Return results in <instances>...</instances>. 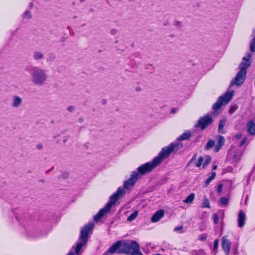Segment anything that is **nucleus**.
<instances>
[{"label":"nucleus","mask_w":255,"mask_h":255,"mask_svg":"<svg viewBox=\"0 0 255 255\" xmlns=\"http://www.w3.org/2000/svg\"><path fill=\"white\" fill-rule=\"evenodd\" d=\"M139 250V246L135 241H131L130 242H123L121 241H118L110 247L108 253L116 252L118 254L143 255Z\"/></svg>","instance_id":"1"},{"label":"nucleus","mask_w":255,"mask_h":255,"mask_svg":"<svg viewBox=\"0 0 255 255\" xmlns=\"http://www.w3.org/2000/svg\"><path fill=\"white\" fill-rule=\"evenodd\" d=\"M125 194L126 191L123 188H118L117 191L110 197V200L105 207L100 209L98 213L94 216V221L95 222L99 221L102 217L111 210L112 206L115 205L116 202Z\"/></svg>","instance_id":"2"},{"label":"nucleus","mask_w":255,"mask_h":255,"mask_svg":"<svg viewBox=\"0 0 255 255\" xmlns=\"http://www.w3.org/2000/svg\"><path fill=\"white\" fill-rule=\"evenodd\" d=\"M27 70L31 76V81L34 85L41 86L46 83L48 76L46 70L35 66H30Z\"/></svg>","instance_id":"3"},{"label":"nucleus","mask_w":255,"mask_h":255,"mask_svg":"<svg viewBox=\"0 0 255 255\" xmlns=\"http://www.w3.org/2000/svg\"><path fill=\"white\" fill-rule=\"evenodd\" d=\"M182 146L183 144L182 143H171L168 146L163 147L158 155L153 158L155 162H156L158 165L160 164L164 159L169 156L171 152L177 151Z\"/></svg>","instance_id":"4"},{"label":"nucleus","mask_w":255,"mask_h":255,"mask_svg":"<svg viewBox=\"0 0 255 255\" xmlns=\"http://www.w3.org/2000/svg\"><path fill=\"white\" fill-rule=\"evenodd\" d=\"M94 225L93 223H90L84 226L80 232L79 241L75 248V253L77 255L80 254L82 248L86 245L88 242L89 233L93 230Z\"/></svg>","instance_id":"5"},{"label":"nucleus","mask_w":255,"mask_h":255,"mask_svg":"<svg viewBox=\"0 0 255 255\" xmlns=\"http://www.w3.org/2000/svg\"><path fill=\"white\" fill-rule=\"evenodd\" d=\"M234 93V91L227 92L223 96L219 97L218 100L212 106L214 111L212 113L211 115L214 117L219 115L221 112V106L223 105L227 104L231 100Z\"/></svg>","instance_id":"6"},{"label":"nucleus","mask_w":255,"mask_h":255,"mask_svg":"<svg viewBox=\"0 0 255 255\" xmlns=\"http://www.w3.org/2000/svg\"><path fill=\"white\" fill-rule=\"evenodd\" d=\"M213 120L209 114L200 117L195 127L200 128L202 130H204L208 126L213 123Z\"/></svg>","instance_id":"7"},{"label":"nucleus","mask_w":255,"mask_h":255,"mask_svg":"<svg viewBox=\"0 0 255 255\" xmlns=\"http://www.w3.org/2000/svg\"><path fill=\"white\" fill-rule=\"evenodd\" d=\"M158 164L155 162L154 159L151 162H146L137 168V171L140 175H144L151 172Z\"/></svg>","instance_id":"8"},{"label":"nucleus","mask_w":255,"mask_h":255,"mask_svg":"<svg viewBox=\"0 0 255 255\" xmlns=\"http://www.w3.org/2000/svg\"><path fill=\"white\" fill-rule=\"evenodd\" d=\"M138 173L136 171L132 172L129 179L124 182V187L126 189H129L136 182L138 178Z\"/></svg>","instance_id":"9"},{"label":"nucleus","mask_w":255,"mask_h":255,"mask_svg":"<svg viewBox=\"0 0 255 255\" xmlns=\"http://www.w3.org/2000/svg\"><path fill=\"white\" fill-rule=\"evenodd\" d=\"M252 56V53H248L247 56H245L243 58V61L239 65V71H242L247 73V69L251 66L252 63L251 59Z\"/></svg>","instance_id":"10"},{"label":"nucleus","mask_w":255,"mask_h":255,"mask_svg":"<svg viewBox=\"0 0 255 255\" xmlns=\"http://www.w3.org/2000/svg\"><path fill=\"white\" fill-rule=\"evenodd\" d=\"M246 75L247 73L245 72H243L242 71H239L237 73L234 79V81H232L231 83L230 86H232L234 84L238 86H241L244 83L246 79Z\"/></svg>","instance_id":"11"},{"label":"nucleus","mask_w":255,"mask_h":255,"mask_svg":"<svg viewBox=\"0 0 255 255\" xmlns=\"http://www.w3.org/2000/svg\"><path fill=\"white\" fill-rule=\"evenodd\" d=\"M231 243L225 236L222 239V247L226 255H229L230 251Z\"/></svg>","instance_id":"12"},{"label":"nucleus","mask_w":255,"mask_h":255,"mask_svg":"<svg viewBox=\"0 0 255 255\" xmlns=\"http://www.w3.org/2000/svg\"><path fill=\"white\" fill-rule=\"evenodd\" d=\"M165 211L163 209L158 210L152 216L151 221L153 223L157 222L164 215Z\"/></svg>","instance_id":"13"},{"label":"nucleus","mask_w":255,"mask_h":255,"mask_svg":"<svg viewBox=\"0 0 255 255\" xmlns=\"http://www.w3.org/2000/svg\"><path fill=\"white\" fill-rule=\"evenodd\" d=\"M22 102V98L18 96L15 95L12 97L11 106L14 108H17L21 106Z\"/></svg>","instance_id":"14"},{"label":"nucleus","mask_w":255,"mask_h":255,"mask_svg":"<svg viewBox=\"0 0 255 255\" xmlns=\"http://www.w3.org/2000/svg\"><path fill=\"white\" fill-rule=\"evenodd\" d=\"M245 220H246V214L242 210H241L239 213L238 218V222L239 227L242 228L244 226V225L245 224Z\"/></svg>","instance_id":"15"},{"label":"nucleus","mask_w":255,"mask_h":255,"mask_svg":"<svg viewBox=\"0 0 255 255\" xmlns=\"http://www.w3.org/2000/svg\"><path fill=\"white\" fill-rule=\"evenodd\" d=\"M218 142L215 145L214 150L216 152H217L219 151L221 147H222L225 141V138L222 135H219L218 137Z\"/></svg>","instance_id":"16"},{"label":"nucleus","mask_w":255,"mask_h":255,"mask_svg":"<svg viewBox=\"0 0 255 255\" xmlns=\"http://www.w3.org/2000/svg\"><path fill=\"white\" fill-rule=\"evenodd\" d=\"M248 131L251 135L255 134V124L253 121H250L247 125Z\"/></svg>","instance_id":"17"},{"label":"nucleus","mask_w":255,"mask_h":255,"mask_svg":"<svg viewBox=\"0 0 255 255\" xmlns=\"http://www.w3.org/2000/svg\"><path fill=\"white\" fill-rule=\"evenodd\" d=\"M33 57L35 60H40L43 58L44 54L41 52L35 51L33 53Z\"/></svg>","instance_id":"18"},{"label":"nucleus","mask_w":255,"mask_h":255,"mask_svg":"<svg viewBox=\"0 0 255 255\" xmlns=\"http://www.w3.org/2000/svg\"><path fill=\"white\" fill-rule=\"evenodd\" d=\"M191 135V132L190 131H187L184 132L179 136L178 137L177 139L178 140H183L189 139Z\"/></svg>","instance_id":"19"},{"label":"nucleus","mask_w":255,"mask_h":255,"mask_svg":"<svg viewBox=\"0 0 255 255\" xmlns=\"http://www.w3.org/2000/svg\"><path fill=\"white\" fill-rule=\"evenodd\" d=\"M226 121L225 119H222L220 121L218 125V132L221 133H224L225 132L223 130V128L225 125Z\"/></svg>","instance_id":"20"},{"label":"nucleus","mask_w":255,"mask_h":255,"mask_svg":"<svg viewBox=\"0 0 255 255\" xmlns=\"http://www.w3.org/2000/svg\"><path fill=\"white\" fill-rule=\"evenodd\" d=\"M216 173L215 172H212L211 176L205 181L204 186L207 187L209 183L215 178Z\"/></svg>","instance_id":"21"},{"label":"nucleus","mask_w":255,"mask_h":255,"mask_svg":"<svg viewBox=\"0 0 255 255\" xmlns=\"http://www.w3.org/2000/svg\"><path fill=\"white\" fill-rule=\"evenodd\" d=\"M195 198V194L194 193H191L189 194L186 198L183 200V202L185 203H191Z\"/></svg>","instance_id":"22"},{"label":"nucleus","mask_w":255,"mask_h":255,"mask_svg":"<svg viewBox=\"0 0 255 255\" xmlns=\"http://www.w3.org/2000/svg\"><path fill=\"white\" fill-rule=\"evenodd\" d=\"M201 207L203 208H210V202L207 197L205 196L203 198V202L202 204Z\"/></svg>","instance_id":"23"},{"label":"nucleus","mask_w":255,"mask_h":255,"mask_svg":"<svg viewBox=\"0 0 255 255\" xmlns=\"http://www.w3.org/2000/svg\"><path fill=\"white\" fill-rule=\"evenodd\" d=\"M137 215L138 212L137 211H135L127 218V221L129 222L133 221L136 218V217L137 216Z\"/></svg>","instance_id":"24"},{"label":"nucleus","mask_w":255,"mask_h":255,"mask_svg":"<svg viewBox=\"0 0 255 255\" xmlns=\"http://www.w3.org/2000/svg\"><path fill=\"white\" fill-rule=\"evenodd\" d=\"M250 49L253 53L255 52V36L251 40L250 45Z\"/></svg>","instance_id":"25"},{"label":"nucleus","mask_w":255,"mask_h":255,"mask_svg":"<svg viewBox=\"0 0 255 255\" xmlns=\"http://www.w3.org/2000/svg\"><path fill=\"white\" fill-rule=\"evenodd\" d=\"M56 59V55L53 53H50L48 54L47 58V62H51L53 61Z\"/></svg>","instance_id":"26"},{"label":"nucleus","mask_w":255,"mask_h":255,"mask_svg":"<svg viewBox=\"0 0 255 255\" xmlns=\"http://www.w3.org/2000/svg\"><path fill=\"white\" fill-rule=\"evenodd\" d=\"M211 162V157L210 156H206V160L203 164V168H205Z\"/></svg>","instance_id":"27"},{"label":"nucleus","mask_w":255,"mask_h":255,"mask_svg":"<svg viewBox=\"0 0 255 255\" xmlns=\"http://www.w3.org/2000/svg\"><path fill=\"white\" fill-rule=\"evenodd\" d=\"M215 145V141L213 140H209L207 144L206 147V149L209 150L212 148Z\"/></svg>","instance_id":"28"},{"label":"nucleus","mask_w":255,"mask_h":255,"mask_svg":"<svg viewBox=\"0 0 255 255\" xmlns=\"http://www.w3.org/2000/svg\"><path fill=\"white\" fill-rule=\"evenodd\" d=\"M219 245V241L216 239L214 242V247L213 249V252L215 254L217 253V250Z\"/></svg>","instance_id":"29"},{"label":"nucleus","mask_w":255,"mask_h":255,"mask_svg":"<svg viewBox=\"0 0 255 255\" xmlns=\"http://www.w3.org/2000/svg\"><path fill=\"white\" fill-rule=\"evenodd\" d=\"M229 202L228 198L225 197H222L220 199L221 204L224 205H226L228 204Z\"/></svg>","instance_id":"30"},{"label":"nucleus","mask_w":255,"mask_h":255,"mask_svg":"<svg viewBox=\"0 0 255 255\" xmlns=\"http://www.w3.org/2000/svg\"><path fill=\"white\" fill-rule=\"evenodd\" d=\"M204 161V157L203 156H200L198 159L197 162L196 163V166L199 167L202 165Z\"/></svg>","instance_id":"31"},{"label":"nucleus","mask_w":255,"mask_h":255,"mask_svg":"<svg viewBox=\"0 0 255 255\" xmlns=\"http://www.w3.org/2000/svg\"><path fill=\"white\" fill-rule=\"evenodd\" d=\"M23 17L26 19H29L31 17V14L30 11L26 10L23 13Z\"/></svg>","instance_id":"32"},{"label":"nucleus","mask_w":255,"mask_h":255,"mask_svg":"<svg viewBox=\"0 0 255 255\" xmlns=\"http://www.w3.org/2000/svg\"><path fill=\"white\" fill-rule=\"evenodd\" d=\"M173 25L178 27H181L183 26L182 22L178 20L174 21L173 22Z\"/></svg>","instance_id":"33"},{"label":"nucleus","mask_w":255,"mask_h":255,"mask_svg":"<svg viewBox=\"0 0 255 255\" xmlns=\"http://www.w3.org/2000/svg\"><path fill=\"white\" fill-rule=\"evenodd\" d=\"M197 158V154H195L192 158L190 159V160L189 161V162L187 164V166H189L191 163H192L193 161H194Z\"/></svg>","instance_id":"34"},{"label":"nucleus","mask_w":255,"mask_h":255,"mask_svg":"<svg viewBox=\"0 0 255 255\" xmlns=\"http://www.w3.org/2000/svg\"><path fill=\"white\" fill-rule=\"evenodd\" d=\"M69 176V174L67 172H64L62 173L61 177L63 179L67 178Z\"/></svg>","instance_id":"35"},{"label":"nucleus","mask_w":255,"mask_h":255,"mask_svg":"<svg viewBox=\"0 0 255 255\" xmlns=\"http://www.w3.org/2000/svg\"><path fill=\"white\" fill-rule=\"evenodd\" d=\"M207 235L206 234H204L200 236L199 240L202 241H204L207 239Z\"/></svg>","instance_id":"36"},{"label":"nucleus","mask_w":255,"mask_h":255,"mask_svg":"<svg viewBox=\"0 0 255 255\" xmlns=\"http://www.w3.org/2000/svg\"><path fill=\"white\" fill-rule=\"evenodd\" d=\"M67 110L69 112H74L75 111V107L74 106H70L67 107Z\"/></svg>","instance_id":"37"},{"label":"nucleus","mask_w":255,"mask_h":255,"mask_svg":"<svg viewBox=\"0 0 255 255\" xmlns=\"http://www.w3.org/2000/svg\"><path fill=\"white\" fill-rule=\"evenodd\" d=\"M234 158L236 161H238L240 159V156L237 154V153L235 152L234 154Z\"/></svg>","instance_id":"38"},{"label":"nucleus","mask_w":255,"mask_h":255,"mask_svg":"<svg viewBox=\"0 0 255 255\" xmlns=\"http://www.w3.org/2000/svg\"><path fill=\"white\" fill-rule=\"evenodd\" d=\"M196 255H206V254L204 250H201L197 252Z\"/></svg>","instance_id":"39"},{"label":"nucleus","mask_w":255,"mask_h":255,"mask_svg":"<svg viewBox=\"0 0 255 255\" xmlns=\"http://www.w3.org/2000/svg\"><path fill=\"white\" fill-rule=\"evenodd\" d=\"M214 222L216 224L218 223L219 218L217 214L214 215Z\"/></svg>","instance_id":"40"},{"label":"nucleus","mask_w":255,"mask_h":255,"mask_svg":"<svg viewBox=\"0 0 255 255\" xmlns=\"http://www.w3.org/2000/svg\"><path fill=\"white\" fill-rule=\"evenodd\" d=\"M43 145L42 143H38L36 145V148L38 149V150H42L43 149Z\"/></svg>","instance_id":"41"},{"label":"nucleus","mask_w":255,"mask_h":255,"mask_svg":"<svg viewBox=\"0 0 255 255\" xmlns=\"http://www.w3.org/2000/svg\"><path fill=\"white\" fill-rule=\"evenodd\" d=\"M247 141V138H244L240 143V146H242Z\"/></svg>","instance_id":"42"},{"label":"nucleus","mask_w":255,"mask_h":255,"mask_svg":"<svg viewBox=\"0 0 255 255\" xmlns=\"http://www.w3.org/2000/svg\"><path fill=\"white\" fill-rule=\"evenodd\" d=\"M182 229H183V226H180L179 227H175L174 229V231H180L181 230H182Z\"/></svg>","instance_id":"43"},{"label":"nucleus","mask_w":255,"mask_h":255,"mask_svg":"<svg viewBox=\"0 0 255 255\" xmlns=\"http://www.w3.org/2000/svg\"><path fill=\"white\" fill-rule=\"evenodd\" d=\"M222 187H223L222 184H220L218 186V188H217V191L218 192L221 193L222 192Z\"/></svg>","instance_id":"44"},{"label":"nucleus","mask_w":255,"mask_h":255,"mask_svg":"<svg viewBox=\"0 0 255 255\" xmlns=\"http://www.w3.org/2000/svg\"><path fill=\"white\" fill-rule=\"evenodd\" d=\"M117 30L115 29H112L110 31V33L112 35H115L117 33Z\"/></svg>","instance_id":"45"},{"label":"nucleus","mask_w":255,"mask_h":255,"mask_svg":"<svg viewBox=\"0 0 255 255\" xmlns=\"http://www.w3.org/2000/svg\"><path fill=\"white\" fill-rule=\"evenodd\" d=\"M234 111H235L234 107H231L229 110V113H230L231 114H232L234 113Z\"/></svg>","instance_id":"46"},{"label":"nucleus","mask_w":255,"mask_h":255,"mask_svg":"<svg viewBox=\"0 0 255 255\" xmlns=\"http://www.w3.org/2000/svg\"><path fill=\"white\" fill-rule=\"evenodd\" d=\"M236 137L237 139H240L242 137V134L241 133H238L236 135Z\"/></svg>","instance_id":"47"},{"label":"nucleus","mask_w":255,"mask_h":255,"mask_svg":"<svg viewBox=\"0 0 255 255\" xmlns=\"http://www.w3.org/2000/svg\"><path fill=\"white\" fill-rule=\"evenodd\" d=\"M78 122L79 123H83L84 122V119L82 118H80L78 119Z\"/></svg>","instance_id":"48"},{"label":"nucleus","mask_w":255,"mask_h":255,"mask_svg":"<svg viewBox=\"0 0 255 255\" xmlns=\"http://www.w3.org/2000/svg\"><path fill=\"white\" fill-rule=\"evenodd\" d=\"M217 168V165H214L213 166V170H216Z\"/></svg>","instance_id":"49"},{"label":"nucleus","mask_w":255,"mask_h":255,"mask_svg":"<svg viewBox=\"0 0 255 255\" xmlns=\"http://www.w3.org/2000/svg\"><path fill=\"white\" fill-rule=\"evenodd\" d=\"M67 255H74V254L73 252H70Z\"/></svg>","instance_id":"50"},{"label":"nucleus","mask_w":255,"mask_h":255,"mask_svg":"<svg viewBox=\"0 0 255 255\" xmlns=\"http://www.w3.org/2000/svg\"><path fill=\"white\" fill-rule=\"evenodd\" d=\"M135 90H136V91H139L140 90V87H136Z\"/></svg>","instance_id":"51"},{"label":"nucleus","mask_w":255,"mask_h":255,"mask_svg":"<svg viewBox=\"0 0 255 255\" xmlns=\"http://www.w3.org/2000/svg\"><path fill=\"white\" fill-rule=\"evenodd\" d=\"M86 0H80L81 2H84Z\"/></svg>","instance_id":"52"},{"label":"nucleus","mask_w":255,"mask_h":255,"mask_svg":"<svg viewBox=\"0 0 255 255\" xmlns=\"http://www.w3.org/2000/svg\"><path fill=\"white\" fill-rule=\"evenodd\" d=\"M32 5H33L32 3H30V6H32Z\"/></svg>","instance_id":"53"}]
</instances>
